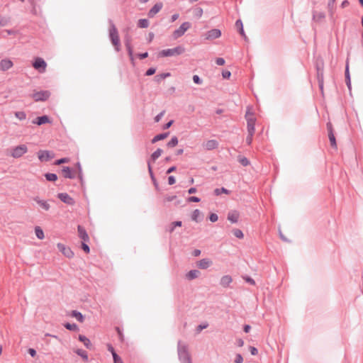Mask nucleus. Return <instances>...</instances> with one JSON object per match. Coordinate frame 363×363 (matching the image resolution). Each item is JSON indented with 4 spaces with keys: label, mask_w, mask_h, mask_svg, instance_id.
<instances>
[{
    "label": "nucleus",
    "mask_w": 363,
    "mask_h": 363,
    "mask_svg": "<svg viewBox=\"0 0 363 363\" xmlns=\"http://www.w3.org/2000/svg\"><path fill=\"white\" fill-rule=\"evenodd\" d=\"M316 69V77L318 83L319 89L323 94L324 86V62L322 59H318L315 64Z\"/></svg>",
    "instance_id": "obj_1"
},
{
    "label": "nucleus",
    "mask_w": 363,
    "mask_h": 363,
    "mask_svg": "<svg viewBox=\"0 0 363 363\" xmlns=\"http://www.w3.org/2000/svg\"><path fill=\"white\" fill-rule=\"evenodd\" d=\"M108 23L110 25L109 28V38L110 40L115 47L116 51L120 50V38L118 35V30L111 19H108Z\"/></svg>",
    "instance_id": "obj_2"
},
{
    "label": "nucleus",
    "mask_w": 363,
    "mask_h": 363,
    "mask_svg": "<svg viewBox=\"0 0 363 363\" xmlns=\"http://www.w3.org/2000/svg\"><path fill=\"white\" fill-rule=\"evenodd\" d=\"M178 357L181 363H192L191 357L186 345H182L181 340L177 344Z\"/></svg>",
    "instance_id": "obj_3"
},
{
    "label": "nucleus",
    "mask_w": 363,
    "mask_h": 363,
    "mask_svg": "<svg viewBox=\"0 0 363 363\" xmlns=\"http://www.w3.org/2000/svg\"><path fill=\"white\" fill-rule=\"evenodd\" d=\"M185 52V48L182 45H178L174 48L164 49L158 54L159 57H171L174 55H180Z\"/></svg>",
    "instance_id": "obj_4"
},
{
    "label": "nucleus",
    "mask_w": 363,
    "mask_h": 363,
    "mask_svg": "<svg viewBox=\"0 0 363 363\" xmlns=\"http://www.w3.org/2000/svg\"><path fill=\"white\" fill-rule=\"evenodd\" d=\"M245 119L247 121V128L248 133H254L255 130L256 118L253 117V113L247 110L245 113Z\"/></svg>",
    "instance_id": "obj_5"
},
{
    "label": "nucleus",
    "mask_w": 363,
    "mask_h": 363,
    "mask_svg": "<svg viewBox=\"0 0 363 363\" xmlns=\"http://www.w3.org/2000/svg\"><path fill=\"white\" fill-rule=\"evenodd\" d=\"M28 152V147L26 145H19L18 146L14 147L11 150V155L13 158H20L22 157L24 154H26Z\"/></svg>",
    "instance_id": "obj_6"
},
{
    "label": "nucleus",
    "mask_w": 363,
    "mask_h": 363,
    "mask_svg": "<svg viewBox=\"0 0 363 363\" xmlns=\"http://www.w3.org/2000/svg\"><path fill=\"white\" fill-rule=\"evenodd\" d=\"M191 23L186 21L184 22L177 29L173 32L174 38L177 39L184 35L185 32L190 28Z\"/></svg>",
    "instance_id": "obj_7"
},
{
    "label": "nucleus",
    "mask_w": 363,
    "mask_h": 363,
    "mask_svg": "<svg viewBox=\"0 0 363 363\" xmlns=\"http://www.w3.org/2000/svg\"><path fill=\"white\" fill-rule=\"evenodd\" d=\"M50 96V92L49 91H40L33 94L32 98L35 101H45Z\"/></svg>",
    "instance_id": "obj_8"
},
{
    "label": "nucleus",
    "mask_w": 363,
    "mask_h": 363,
    "mask_svg": "<svg viewBox=\"0 0 363 363\" xmlns=\"http://www.w3.org/2000/svg\"><path fill=\"white\" fill-rule=\"evenodd\" d=\"M327 130L328 132V138L332 147L337 149V142L334 133V130L332 123L329 121L326 124Z\"/></svg>",
    "instance_id": "obj_9"
},
{
    "label": "nucleus",
    "mask_w": 363,
    "mask_h": 363,
    "mask_svg": "<svg viewBox=\"0 0 363 363\" xmlns=\"http://www.w3.org/2000/svg\"><path fill=\"white\" fill-rule=\"evenodd\" d=\"M38 157L40 162H48L55 157V154L49 150H39Z\"/></svg>",
    "instance_id": "obj_10"
},
{
    "label": "nucleus",
    "mask_w": 363,
    "mask_h": 363,
    "mask_svg": "<svg viewBox=\"0 0 363 363\" xmlns=\"http://www.w3.org/2000/svg\"><path fill=\"white\" fill-rule=\"evenodd\" d=\"M33 67L38 70L39 72H44L47 67L46 62L41 57H36L35 58L33 62Z\"/></svg>",
    "instance_id": "obj_11"
},
{
    "label": "nucleus",
    "mask_w": 363,
    "mask_h": 363,
    "mask_svg": "<svg viewBox=\"0 0 363 363\" xmlns=\"http://www.w3.org/2000/svg\"><path fill=\"white\" fill-rule=\"evenodd\" d=\"M57 198L64 203L67 205H74L75 203L74 199L71 197L67 193H59Z\"/></svg>",
    "instance_id": "obj_12"
},
{
    "label": "nucleus",
    "mask_w": 363,
    "mask_h": 363,
    "mask_svg": "<svg viewBox=\"0 0 363 363\" xmlns=\"http://www.w3.org/2000/svg\"><path fill=\"white\" fill-rule=\"evenodd\" d=\"M57 249L67 258H72L74 257V252L72 250L69 248L66 247L62 243H57Z\"/></svg>",
    "instance_id": "obj_13"
},
{
    "label": "nucleus",
    "mask_w": 363,
    "mask_h": 363,
    "mask_svg": "<svg viewBox=\"0 0 363 363\" xmlns=\"http://www.w3.org/2000/svg\"><path fill=\"white\" fill-rule=\"evenodd\" d=\"M163 7V4L162 2L156 3L148 11L147 16L150 18H153L157 13L160 11V10Z\"/></svg>",
    "instance_id": "obj_14"
},
{
    "label": "nucleus",
    "mask_w": 363,
    "mask_h": 363,
    "mask_svg": "<svg viewBox=\"0 0 363 363\" xmlns=\"http://www.w3.org/2000/svg\"><path fill=\"white\" fill-rule=\"evenodd\" d=\"M51 122L52 121L50 117L47 115L38 116L32 121L33 124H36L38 125H41L45 123H51Z\"/></svg>",
    "instance_id": "obj_15"
},
{
    "label": "nucleus",
    "mask_w": 363,
    "mask_h": 363,
    "mask_svg": "<svg viewBox=\"0 0 363 363\" xmlns=\"http://www.w3.org/2000/svg\"><path fill=\"white\" fill-rule=\"evenodd\" d=\"M13 65V62L8 58L2 59L0 61V70L6 72L11 68Z\"/></svg>",
    "instance_id": "obj_16"
},
{
    "label": "nucleus",
    "mask_w": 363,
    "mask_h": 363,
    "mask_svg": "<svg viewBox=\"0 0 363 363\" xmlns=\"http://www.w3.org/2000/svg\"><path fill=\"white\" fill-rule=\"evenodd\" d=\"M240 218V213L236 210L230 211L228 213L227 219L231 223H237Z\"/></svg>",
    "instance_id": "obj_17"
},
{
    "label": "nucleus",
    "mask_w": 363,
    "mask_h": 363,
    "mask_svg": "<svg viewBox=\"0 0 363 363\" xmlns=\"http://www.w3.org/2000/svg\"><path fill=\"white\" fill-rule=\"evenodd\" d=\"M221 35V30L218 28H213L207 32L206 39L213 40L218 38Z\"/></svg>",
    "instance_id": "obj_18"
},
{
    "label": "nucleus",
    "mask_w": 363,
    "mask_h": 363,
    "mask_svg": "<svg viewBox=\"0 0 363 363\" xmlns=\"http://www.w3.org/2000/svg\"><path fill=\"white\" fill-rule=\"evenodd\" d=\"M235 26L238 30V32L240 33V35L244 38L245 41L248 40V38L245 33L244 28H243V23L241 19H238L235 21Z\"/></svg>",
    "instance_id": "obj_19"
},
{
    "label": "nucleus",
    "mask_w": 363,
    "mask_h": 363,
    "mask_svg": "<svg viewBox=\"0 0 363 363\" xmlns=\"http://www.w3.org/2000/svg\"><path fill=\"white\" fill-rule=\"evenodd\" d=\"M77 231L79 237L82 240V242H89V238L85 228L79 225L77 226Z\"/></svg>",
    "instance_id": "obj_20"
},
{
    "label": "nucleus",
    "mask_w": 363,
    "mask_h": 363,
    "mask_svg": "<svg viewBox=\"0 0 363 363\" xmlns=\"http://www.w3.org/2000/svg\"><path fill=\"white\" fill-rule=\"evenodd\" d=\"M345 79L346 85L350 91H351L352 85H351V77L349 69V62L348 60L346 62L345 69Z\"/></svg>",
    "instance_id": "obj_21"
},
{
    "label": "nucleus",
    "mask_w": 363,
    "mask_h": 363,
    "mask_svg": "<svg viewBox=\"0 0 363 363\" xmlns=\"http://www.w3.org/2000/svg\"><path fill=\"white\" fill-rule=\"evenodd\" d=\"M213 264L209 258H203L198 261L197 267L201 269H208Z\"/></svg>",
    "instance_id": "obj_22"
},
{
    "label": "nucleus",
    "mask_w": 363,
    "mask_h": 363,
    "mask_svg": "<svg viewBox=\"0 0 363 363\" xmlns=\"http://www.w3.org/2000/svg\"><path fill=\"white\" fill-rule=\"evenodd\" d=\"M62 173L63 177L67 179H74L75 177L74 170L69 167H63Z\"/></svg>",
    "instance_id": "obj_23"
},
{
    "label": "nucleus",
    "mask_w": 363,
    "mask_h": 363,
    "mask_svg": "<svg viewBox=\"0 0 363 363\" xmlns=\"http://www.w3.org/2000/svg\"><path fill=\"white\" fill-rule=\"evenodd\" d=\"M33 201H35L39 206L45 211H49L50 208V205L48 203L47 201L42 200L39 196L33 197Z\"/></svg>",
    "instance_id": "obj_24"
},
{
    "label": "nucleus",
    "mask_w": 363,
    "mask_h": 363,
    "mask_svg": "<svg viewBox=\"0 0 363 363\" xmlns=\"http://www.w3.org/2000/svg\"><path fill=\"white\" fill-rule=\"evenodd\" d=\"M203 147L207 150H213L218 147V142L216 140H209L204 143Z\"/></svg>",
    "instance_id": "obj_25"
},
{
    "label": "nucleus",
    "mask_w": 363,
    "mask_h": 363,
    "mask_svg": "<svg viewBox=\"0 0 363 363\" xmlns=\"http://www.w3.org/2000/svg\"><path fill=\"white\" fill-rule=\"evenodd\" d=\"M125 46L128 51V54L130 57V60L131 62L134 65L133 50V47L131 45V43H130V41L129 39H126L125 40Z\"/></svg>",
    "instance_id": "obj_26"
},
{
    "label": "nucleus",
    "mask_w": 363,
    "mask_h": 363,
    "mask_svg": "<svg viewBox=\"0 0 363 363\" xmlns=\"http://www.w3.org/2000/svg\"><path fill=\"white\" fill-rule=\"evenodd\" d=\"M233 281V279L230 275H224L221 277L220 284L224 287L228 288L230 286V283Z\"/></svg>",
    "instance_id": "obj_27"
},
{
    "label": "nucleus",
    "mask_w": 363,
    "mask_h": 363,
    "mask_svg": "<svg viewBox=\"0 0 363 363\" xmlns=\"http://www.w3.org/2000/svg\"><path fill=\"white\" fill-rule=\"evenodd\" d=\"M162 153L163 150L161 148H157L151 154L150 157L147 160H150L151 162H154L162 155Z\"/></svg>",
    "instance_id": "obj_28"
},
{
    "label": "nucleus",
    "mask_w": 363,
    "mask_h": 363,
    "mask_svg": "<svg viewBox=\"0 0 363 363\" xmlns=\"http://www.w3.org/2000/svg\"><path fill=\"white\" fill-rule=\"evenodd\" d=\"M78 340L82 342L84 345L89 350H90L92 347V345L89 340V338H87L85 335H79V337H78Z\"/></svg>",
    "instance_id": "obj_29"
},
{
    "label": "nucleus",
    "mask_w": 363,
    "mask_h": 363,
    "mask_svg": "<svg viewBox=\"0 0 363 363\" xmlns=\"http://www.w3.org/2000/svg\"><path fill=\"white\" fill-rule=\"evenodd\" d=\"M169 135V132H165V133H160V134H157L151 140V143L152 144L154 143H156L157 142L160 141V140H162L164 139H165L166 138H167V136Z\"/></svg>",
    "instance_id": "obj_30"
},
{
    "label": "nucleus",
    "mask_w": 363,
    "mask_h": 363,
    "mask_svg": "<svg viewBox=\"0 0 363 363\" xmlns=\"http://www.w3.org/2000/svg\"><path fill=\"white\" fill-rule=\"evenodd\" d=\"M201 272L197 269H191L186 274V278L189 280H193L197 278Z\"/></svg>",
    "instance_id": "obj_31"
},
{
    "label": "nucleus",
    "mask_w": 363,
    "mask_h": 363,
    "mask_svg": "<svg viewBox=\"0 0 363 363\" xmlns=\"http://www.w3.org/2000/svg\"><path fill=\"white\" fill-rule=\"evenodd\" d=\"M71 316L75 318L80 323H83L85 318L84 315L77 310L72 311Z\"/></svg>",
    "instance_id": "obj_32"
},
{
    "label": "nucleus",
    "mask_w": 363,
    "mask_h": 363,
    "mask_svg": "<svg viewBox=\"0 0 363 363\" xmlns=\"http://www.w3.org/2000/svg\"><path fill=\"white\" fill-rule=\"evenodd\" d=\"M325 15L323 12H316L313 11V19L317 22H320L323 19H324Z\"/></svg>",
    "instance_id": "obj_33"
},
{
    "label": "nucleus",
    "mask_w": 363,
    "mask_h": 363,
    "mask_svg": "<svg viewBox=\"0 0 363 363\" xmlns=\"http://www.w3.org/2000/svg\"><path fill=\"white\" fill-rule=\"evenodd\" d=\"M64 327L70 331H79V328L76 323H65L63 324Z\"/></svg>",
    "instance_id": "obj_34"
},
{
    "label": "nucleus",
    "mask_w": 363,
    "mask_h": 363,
    "mask_svg": "<svg viewBox=\"0 0 363 363\" xmlns=\"http://www.w3.org/2000/svg\"><path fill=\"white\" fill-rule=\"evenodd\" d=\"M221 194H230V191L225 187L216 188L214 189V194L216 196H220Z\"/></svg>",
    "instance_id": "obj_35"
},
{
    "label": "nucleus",
    "mask_w": 363,
    "mask_h": 363,
    "mask_svg": "<svg viewBox=\"0 0 363 363\" xmlns=\"http://www.w3.org/2000/svg\"><path fill=\"white\" fill-rule=\"evenodd\" d=\"M182 225V222L181 220H177V221H174L172 222L169 228H168V231L172 233L174 232V229L176 227H181Z\"/></svg>",
    "instance_id": "obj_36"
},
{
    "label": "nucleus",
    "mask_w": 363,
    "mask_h": 363,
    "mask_svg": "<svg viewBox=\"0 0 363 363\" xmlns=\"http://www.w3.org/2000/svg\"><path fill=\"white\" fill-rule=\"evenodd\" d=\"M171 74L169 72H164L160 74H157L155 77V81L157 83H160L162 79L169 77Z\"/></svg>",
    "instance_id": "obj_37"
},
{
    "label": "nucleus",
    "mask_w": 363,
    "mask_h": 363,
    "mask_svg": "<svg viewBox=\"0 0 363 363\" xmlns=\"http://www.w3.org/2000/svg\"><path fill=\"white\" fill-rule=\"evenodd\" d=\"M137 26L140 28H146L149 26V21L146 18L139 19Z\"/></svg>",
    "instance_id": "obj_38"
},
{
    "label": "nucleus",
    "mask_w": 363,
    "mask_h": 363,
    "mask_svg": "<svg viewBox=\"0 0 363 363\" xmlns=\"http://www.w3.org/2000/svg\"><path fill=\"white\" fill-rule=\"evenodd\" d=\"M35 233L36 237L39 240H43L45 237L44 232L40 226H36L35 228Z\"/></svg>",
    "instance_id": "obj_39"
},
{
    "label": "nucleus",
    "mask_w": 363,
    "mask_h": 363,
    "mask_svg": "<svg viewBox=\"0 0 363 363\" xmlns=\"http://www.w3.org/2000/svg\"><path fill=\"white\" fill-rule=\"evenodd\" d=\"M45 179L48 182H55L57 179V175L55 173H45L44 174Z\"/></svg>",
    "instance_id": "obj_40"
},
{
    "label": "nucleus",
    "mask_w": 363,
    "mask_h": 363,
    "mask_svg": "<svg viewBox=\"0 0 363 363\" xmlns=\"http://www.w3.org/2000/svg\"><path fill=\"white\" fill-rule=\"evenodd\" d=\"M75 353L80 356L83 359L87 361L88 360V354L86 351L82 350V349H77L75 350Z\"/></svg>",
    "instance_id": "obj_41"
},
{
    "label": "nucleus",
    "mask_w": 363,
    "mask_h": 363,
    "mask_svg": "<svg viewBox=\"0 0 363 363\" xmlns=\"http://www.w3.org/2000/svg\"><path fill=\"white\" fill-rule=\"evenodd\" d=\"M238 160L240 162V164L243 167H247L250 163V160L244 156H238Z\"/></svg>",
    "instance_id": "obj_42"
},
{
    "label": "nucleus",
    "mask_w": 363,
    "mask_h": 363,
    "mask_svg": "<svg viewBox=\"0 0 363 363\" xmlns=\"http://www.w3.org/2000/svg\"><path fill=\"white\" fill-rule=\"evenodd\" d=\"M200 214L201 211L199 209H195L191 214V220L196 223H199V221H201V219H199Z\"/></svg>",
    "instance_id": "obj_43"
},
{
    "label": "nucleus",
    "mask_w": 363,
    "mask_h": 363,
    "mask_svg": "<svg viewBox=\"0 0 363 363\" xmlns=\"http://www.w3.org/2000/svg\"><path fill=\"white\" fill-rule=\"evenodd\" d=\"M179 143L178 138L177 136H173L171 140L167 143V146L168 147H174Z\"/></svg>",
    "instance_id": "obj_44"
},
{
    "label": "nucleus",
    "mask_w": 363,
    "mask_h": 363,
    "mask_svg": "<svg viewBox=\"0 0 363 363\" xmlns=\"http://www.w3.org/2000/svg\"><path fill=\"white\" fill-rule=\"evenodd\" d=\"M232 233L234 235V236L238 239H242L244 238V233L240 229L234 228L233 229Z\"/></svg>",
    "instance_id": "obj_45"
},
{
    "label": "nucleus",
    "mask_w": 363,
    "mask_h": 363,
    "mask_svg": "<svg viewBox=\"0 0 363 363\" xmlns=\"http://www.w3.org/2000/svg\"><path fill=\"white\" fill-rule=\"evenodd\" d=\"M115 329H116V331L118 333L119 340L121 342H123L124 341V335H123V328L119 327V326H116Z\"/></svg>",
    "instance_id": "obj_46"
},
{
    "label": "nucleus",
    "mask_w": 363,
    "mask_h": 363,
    "mask_svg": "<svg viewBox=\"0 0 363 363\" xmlns=\"http://www.w3.org/2000/svg\"><path fill=\"white\" fill-rule=\"evenodd\" d=\"M14 115L20 121H23L26 118V113L25 111H16L14 113Z\"/></svg>",
    "instance_id": "obj_47"
},
{
    "label": "nucleus",
    "mask_w": 363,
    "mask_h": 363,
    "mask_svg": "<svg viewBox=\"0 0 363 363\" xmlns=\"http://www.w3.org/2000/svg\"><path fill=\"white\" fill-rule=\"evenodd\" d=\"M335 3V0H329L328 3V9L331 16L333 15Z\"/></svg>",
    "instance_id": "obj_48"
},
{
    "label": "nucleus",
    "mask_w": 363,
    "mask_h": 363,
    "mask_svg": "<svg viewBox=\"0 0 363 363\" xmlns=\"http://www.w3.org/2000/svg\"><path fill=\"white\" fill-rule=\"evenodd\" d=\"M242 279L245 281V282L253 286L255 285V281L250 276L245 275L242 277Z\"/></svg>",
    "instance_id": "obj_49"
},
{
    "label": "nucleus",
    "mask_w": 363,
    "mask_h": 363,
    "mask_svg": "<svg viewBox=\"0 0 363 363\" xmlns=\"http://www.w3.org/2000/svg\"><path fill=\"white\" fill-rule=\"evenodd\" d=\"M192 79H193L194 83L196 84H198V85L201 84L203 82L202 79L199 75H196V74H194L193 76Z\"/></svg>",
    "instance_id": "obj_50"
},
{
    "label": "nucleus",
    "mask_w": 363,
    "mask_h": 363,
    "mask_svg": "<svg viewBox=\"0 0 363 363\" xmlns=\"http://www.w3.org/2000/svg\"><path fill=\"white\" fill-rule=\"evenodd\" d=\"M69 161V159L68 157H62V158L57 160L55 162V164L56 165H60L63 163H67Z\"/></svg>",
    "instance_id": "obj_51"
},
{
    "label": "nucleus",
    "mask_w": 363,
    "mask_h": 363,
    "mask_svg": "<svg viewBox=\"0 0 363 363\" xmlns=\"http://www.w3.org/2000/svg\"><path fill=\"white\" fill-rule=\"evenodd\" d=\"M208 219L212 223H215L218 220V216L216 213H211L209 214L208 216Z\"/></svg>",
    "instance_id": "obj_52"
},
{
    "label": "nucleus",
    "mask_w": 363,
    "mask_h": 363,
    "mask_svg": "<svg viewBox=\"0 0 363 363\" xmlns=\"http://www.w3.org/2000/svg\"><path fill=\"white\" fill-rule=\"evenodd\" d=\"M112 357L113 359V363H123L122 359L117 353H114Z\"/></svg>",
    "instance_id": "obj_53"
},
{
    "label": "nucleus",
    "mask_w": 363,
    "mask_h": 363,
    "mask_svg": "<svg viewBox=\"0 0 363 363\" xmlns=\"http://www.w3.org/2000/svg\"><path fill=\"white\" fill-rule=\"evenodd\" d=\"M156 72V68L155 67H150L148 68L146 72H145V76H152Z\"/></svg>",
    "instance_id": "obj_54"
},
{
    "label": "nucleus",
    "mask_w": 363,
    "mask_h": 363,
    "mask_svg": "<svg viewBox=\"0 0 363 363\" xmlns=\"http://www.w3.org/2000/svg\"><path fill=\"white\" fill-rule=\"evenodd\" d=\"M187 201L191 203H197L201 201V199L195 196H191L187 199Z\"/></svg>",
    "instance_id": "obj_55"
},
{
    "label": "nucleus",
    "mask_w": 363,
    "mask_h": 363,
    "mask_svg": "<svg viewBox=\"0 0 363 363\" xmlns=\"http://www.w3.org/2000/svg\"><path fill=\"white\" fill-rule=\"evenodd\" d=\"M208 326V324L207 323H204L202 324H200L196 328L197 333L201 332L203 329H206Z\"/></svg>",
    "instance_id": "obj_56"
},
{
    "label": "nucleus",
    "mask_w": 363,
    "mask_h": 363,
    "mask_svg": "<svg viewBox=\"0 0 363 363\" xmlns=\"http://www.w3.org/2000/svg\"><path fill=\"white\" fill-rule=\"evenodd\" d=\"M87 242H82V249L83 251L86 253H89L90 248L89 246L86 244Z\"/></svg>",
    "instance_id": "obj_57"
},
{
    "label": "nucleus",
    "mask_w": 363,
    "mask_h": 363,
    "mask_svg": "<svg viewBox=\"0 0 363 363\" xmlns=\"http://www.w3.org/2000/svg\"><path fill=\"white\" fill-rule=\"evenodd\" d=\"M222 77L223 79H229L231 77V72L228 70H223L222 72Z\"/></svg>",
    "instance_id": "obj_58"
},
{
    "label": "nucleus",
    "mask_w": 363,
    "mask_h": 363,
    "mask_svg": "<svg viewBox=\"0 0 363 363\" xmlns=\"http://www.w3.org/2000/svg\"><path fill=\"white\" fill-rule=\"evenodd\" d=\"M254 135V133H248V135L246 138V143L247 145H251L252 142V137Z\"/></svg>",
    "instance_id": "obj_59"
},
{
    "label": "nucleus",
    "mask_w": 363,
    "mask_h": 363,
    "mask_svg": "<svg viewBox=\"0 0 363 363\" xmlns=\"http://www.w3.org/2000/svg\"><path fill=\"white\" fill-rule=\"evenodd\" d=\"M235 363H242L243 357L241 354H237L234 360Z\"/></svg>",
    "instance_id": "obj_60"
},
{
    "label": "nucleus",
    "mask_w": 363,
    "mask_h": 363,
    "mask_svg": "<svg viewBox=\"0 0 363 363\" xmlns=\"http://www.w3.org/2000/svg\"><path fill=\"white\" fill-rule=\"evenodd\" d=\"M203 14V9L201 7H198L195 10V16L198 18L201 17Z\"/></svg>",
    "instance_id": "obj_61"
},
{
    "label": "nucleus",
    "mask_w": 363,
    "mask_h": 363,
    "mask_svg": "<svg viewBox=\"0 0 363 363\" xmlns=\"http://www.w3.org/2000/svg\"><path fill=\"white\" fill-rule=\"evenodd\" d=\"M249 350H250V352L251 354L253 355V356H255V355H257L258 354L257 348H256L254 346H250Z\"/></svg>",
    "instance_id": "obj_62"
},
{
    "label": "nucleus",
    "mask_w": 363,
    "mask_h": 363,
    "mask_svg": "<svg viewBox=\"0 0 363 363\" xmlns=\"http://www.w3.org/2000/svg\"><path fill=\"white\" fill-rule=\"evenodd\" d=\"M150 179H151V180H152V182L153 183V185L155 186V189L157 190H158L159 189V184H158L155 175L150 176Z\"/></svg>",
    "instance_id": "obj_63"
},
{
    "label": "nucleus",
    "mask_w": 363,
    "mask_h": 363,
    "mask_svg": "<svg viewBox=\"0 0 363 363\" xmlns=\"http://www.w3.org/2000/svg\"><path fill=\"white\" fill-rule=\"evenodd\" d=\"M216 62L218 65L219 66H222V65H225V60L224 58L223 57H218L216 58Z\"/></svg>",
    "instance_id": "obj_64"
}]
</instances>
